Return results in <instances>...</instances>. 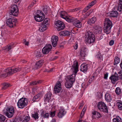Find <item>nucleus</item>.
Here are the masks:
<instances>
[{
    "instance_id": "obj_41",
    "label": "nucleus",
    "mask_w": 122,
    "mask_h": 122,
    "mask_svg": "<svg viewBox=\"0 0 122 122\" xmlns=\"http://www.w3.org/2000/svg\"><path fill=\"white\" fill-rule=\"evenodd\" d=\"M121 90L119 87H117L115 90V92L116 94L117 95H119L121 93Z\"/></svg>"
},
{
    "instance_id": "obj_33",
    "label": "nucleus",
    "mask_w": 122,
    "mask_h": 122,
    "mask_svg": "<svg viewBox=\"0 0 122 122\" xmlns=\"http://www.w3.org/2000/svg\"><path fill=\"white\" fill-rule=\"evenodd\" d=\"M119 0V2L118 10L119 12H122V0Z\"/></svg>"
},
{
    "instance_id": "obj_37",
    "label": "nucleus",
    "mask_w": 122,
    "mask_h": 122,
    "mask_svg": "<svg viewBox=\"0 0 122 122\" xmlns=\"http://www.w3.org/2000/svg\"><path fill=\"white\" fill-rule=\"evenodd\" d=\"M3 87H2V89L5 90L8 87H10L11 85L10 84L8 83H5L3 84Z\"/></svg>"
},
{
    "instance_id": "obj_3",
    "label": "nucleus",
    "mask_w": 122,
    "mask_h": 122,
    "mask_svg": "<svg viewBox=\"0 0 122 122\" xmlns=\"http://www.w3.org/2000/svg\"><path fill=\"white\" fill-rule=\"evenodd\" d=\"M73 75L67 76L66 78V81L65 84L66 87L67 88H70L73 85V83L75 82V80Z\"/></svg>"
},
{
    "instance_id": "obj_10",
    "label": "nucleus",
    "mask_w": 122,
    "mask_h": 122,
    "mask_svg": "<svg viewBox=\"0 0 122 122\" xmlns=\"http://www.w3.org/2000/svg\"><path fill=\"white\" fill-rule=\"evenodd\" d=\"M16 20L13 18H9L6 21V25L10 28H12L15 26Z\"/></svg>"
},
{
    "instance_id": "obj_60",
    "label": "nucleus",
    "mask_w": 122,
    "mask_h": 122,
    "mask_svg": "<svg viewBox=\"0 0 122 122\" xmlns=\"http://www.w3.org/2000/svg\"><path fill=\"white\" fill-rule=\"evenodd\" d=\"M41 82L42 81L40 80L36 81L37 84H40Z\"/></svg>"
},
{
    "instance_id": "obj_12",
    "label": "nucleus",
    "mask_w": 122,
    "mask_h": 122,
    "mask_svg": "<svg viewBox=\"0 0 122 122\" xmlns=\"http://www.w3.org/2000/svg\"><path fill=\"white\" fill-rule=\"evenodd\" d=\"M56 25L57 29L59 31L63 29L65 27V25L60 20H57L56 21Z\"/></svg>"
},
{
    "instance_id": "obj_45",
    "label": "nucleus",
    "mask_w": 122,
    "mask_h": 122,
    "mask_svg": "<svg viewBox=\"0 0 122 122\" xmlns=\"http://www.w3.org/2000/svg\"><path fill=\"white\" fill-rule=\"evenodd\" d=\"M96 0H94L92 2L89 4L88 6L90 8L92 6L94 5L96 3Z\"/></svg>"
},
{
    "instance_id": "obj_36",
    "label": "nucleus",
    "mask_w": 122,
    "mask_h": 122,
    "mask_svg": "<svg viewBox=\"0 0 122 122\" xmlns=\"http://www.w3.org/2000/svg\"><path fill=\"white\" fill-rule=\"evenodd\" d=\"M46 25L41 24V25L39 28V30L41 31L42 32L46 29Z\"/></svg>"
},
{
    "instance_id": "obj_28",
    "label": "nucleus",
    "mask_w": 122,
    "mask_h": 122,
    "mask_svg": "<svg viewBox=\"0 0 122 122\" xmlns=\"http://www.w3.org/2000/svg\"><path fill=\"white\" fill-rule=\"evenodd\" d=\"M118 15V13L116 11H112L109 15L110 16L114 17H117Z\"/></svg>"
},
{
    "instance_id": "obj_32",
    "label": "nucleus",
    "mask_w": 122,
    "mask_h": 122,
    "mask_svg": "<svg viewBox=\"0 0 122 122\" xmlns=\"http://www.w3.org/2000/svg\"><path fill=\"white\" fill-rule=\"evenodd\" d=\"M94 29H95L96 32L99 34H101L102 33V27L99 26H96L94 27Z\"/></svg>"
},
{
    "instance_id": "obj_6",
    "label": "nucleus",
    "mask_w": 122,
    "mask_h": 122,
    "mask_svg": "<svg viewBox=\"0 0 122 122\" xmlns=\"http://www.w3.org/2000/svg\"><path fill=\"white\" fill-rule=\"evenodd\" d=\"M21 70L20 68L19 67H17L13 69L8 68L5 70V74L6 76H7L14 73L19 72Z\"/></svg>"
},
{
    "instance_id": "obj_9",
    "label": "nucleus",
    "mask_w": 122,
    "mask_h": 122,
    "mask_svg": "<svg viewBox=\"0 0 122 122\" xmlns=\"http://www.w3.org/2000/svg\"><path fill=\"white\" fill-rule=\"evenodd\" d=\"M10 11L9 13L10 15L16 16L19 13V10L17 6L16 5H13L11 6L10 9Z\"/></svg>"
},
{
    "instance_id": "obj_59",
    "label": "nucleus",
    "mask_w": 122,
    "mask_h": 122,
    "mask_svg": "<svg viewBox=\"0 0 122 122\" xmlns=\"http://www.w3.org/2000/svg\"><path fill=\"white\" fill-rule=\"evenodd\" d=\"M21 61L23 63H25L27 62L26 61L24 60H22Z\"/></svg>"
},
{
    "instance_id": "obj_18",
    "label": "nucleus",
    "mask_w": 122,
    "mask_h": 122,
    "mask_svg": "<svg viewBox=\"0 0 122 122\" xmlns=\"http://www.w3.org/2000/svg\"><path fill=\"white\" fill-rule=\"evenodd\" d=\"M51 92H49L46 94L44 97V102H51Z\"/></svg>"
},
{
    "instance_id": "obj_61",
    "label": "nucleus",
    "mask_w": 122,
    "mask_h": 122,
    "mask_svg": "<svg viewBox=\"0 0 122 122\" xmlns=\"http://www.w3.org/2000/svg\"><path fill=\"white\" fill-rule=\"evenodd\" d=\"M122 73V71H119L118 72V73L117 74V75H120L119 76H120V75Z\"/></svg>"
},
{
    "instance_id": "obj_25",
    "label": "nucleus",
    "mask_w": 122,
    "mask_h": 122,
    "mask_svg": "<svg viewBox=\"0 0 122 122\" xmlns=\"http://www.w3.org/2000/svg\"><path fill=\"white\" fill-rule=\"evenodd\" d=\"M105 98L107 102H110L112 100V97L109 93H107L105 94Z\"/></svg>"
},
{
    "instance_id": "obj_35",
    "label": "nucleus",
    "mask_w": 122,
    "mask_h": 122,
    "mask_svg": "<svg viewBox=\"0 0 122 122\" xmlns=\"http://www.w3.org/2000/svg\"><path fill=\"white\" fill-rule=\"evenodd\" d=\"M114 65H116L118 64L120 61V59L117 56H115L114 58Z\"/></svg>"
},
{
    "instance_id": "obj_5",
    "label": "nucleus",
    "mask_w": 122,
    "mask_h": 122,
    "mask_svg": "<svg viewBox=\"0 0 122 122\" xmlns=\"http://www.w3.org/2000/svg\"><path fill=\"white\" fill-rule=\"evenodd\" d=\"M34 17L36 21L40 22L43 20L45 18V15L42 11L38 10L36 12V15H35Z\"/></svg>"
},
{
    "instance_id": "obj_20",
    "label": "nucleus",
    "mask_w": 122,
    "mask_h": 122,
    "mask_svg": "<svg viewBox=\"0 0 122 122\" xmlns=\"http://www.w3.org/2000/svg\"><path fill=\"white\" fill-rule=\"evenodd\" d=\"M44 63V61L43 60H41L37 61L36 62L35 68L36 69L40 68L42 66Z\"/></svg>"
},
{
    "instance_id": "obj_26",
    "label": "nucleus",
    "mask_w": 122,
    "mask_h": 122,
    "mask_svg": "<svg viewBox=\"0 0 122 122\" xmlns=\"http://www.w3.org/2000/svg\"><path fill=\"white\" fill-rule=\"evenodd\" d=\"M30 119L29 116H26L23 118L21 117L20 118V122H27L29 121Z\"/></svg>"
},
{
    "instance_id": "obj_49",
    "label": "nucleus",
    "mask_w": 122,
    "mask_h": 122,
    "mask_svg": "<svg viewBox=\"0 0 122 122\" xmlns=\"http://www.w3.org/2000/svg\"><path fill=\"white\" fill-rule=\"evenodd\" d=\"M91 12H90L89 11L87 12L85 15H84V18H86L91 13Z\"/></svg>"
},
{
    "instance_id": "obj_55",
    "label": "nucleus",
    "mask_w": 122,
    "mask_h": 122,
    "mask_svg": "<svg viewBox=\"0 0 122 122\" xmlns=\"http://www.w3.org/2000/svg\"><path fill=\"white\" fill-rule=\"evenodd\" d=\"M78 46V44L77 43H75V44L74 47L75 49L76 50L77 49Z\"/></svg>"
},
{
    "instance_id": "obj_29",
    "label": "nucleus",
    "mask_w": 122,
    "mask_h": 122,
    "mask_svg": "<svg viewBox=\"0 0 122 122\" xmlns=\"http://www.w3.org/2000/svg\"><path fill=\"white\" fill-rule=\"evenodd\" d=\"M81 69L80 71H81L85 72H86L88 69V67L86 65L83 64L81 66Z\"/></svg>"
},
{
    "instance_id": "obj_22",
    "label": "nucleus",
    "mask_w": 122,
    "mask_h": 122,
    "mask_svg": "<svg viewBox=\"0 0 122 122\" xmlns=\"http://www.w3.org/2000/svg\"><path fill=\"white\" fill-rule=\"evenodd\" d=\"M78 63L77 61H74V64L72 66L74 69V71L75 74H76L78 71Z\"/></svg>"
},
{
    "instance_id": "obj_57",
    "label": "nucleus",
    "mask_w": 122,
    "mask_h": 122,
    "mask_svg": "<svg viewBox=\"0 0 122 122\" xmlns=\"http://www.w3.org/2000/svg\"><path fill=\"white\" fill-rule=\"evenodd\" d=\"M26 40H25V41L24 42V44L26 45H27L28 46V45L29 42H26L25 41Z\"/></svg>"
},
{
    "instance_id": "obj_8",
    "label": "nucleus",
    "mask_w": 122,
    "mask_h": 122,
    "mask_svg": "<svg viewBox=\"0 0 122 122\" xmlns=\"http://www.w3.org/2000/svg\"><path fill=\"white\" fill-rule=\"evenodd\" d=\"M5 115L9 118L12 117L15 112V108L13 107L10 106L7 107L5 111Z\"/></svg>"
},
{
    "instance_id": "obj_2",
    "label": "nucleus",
    "mask_w": 122,
    "mask_h": 122,
    "mask_svg": "<svg viewBox=\"0 0 122 122\" xmlns=\"http://www.w3.org/2000/svg\"><path fill=\"white\" fill-rule=\"evenodd\" d=\"M85 37V42L89 44L93 43L95 40V36L92 32L89 30L86 33Z\"/></svg>"
},
{
    "instance_id": "obj_14",
    "label": "nucleus",
    "mask_w": 122,
    "mask_h": 122,
    "mask_svg": "<svg viewBox=\"0 0 122 122\" xmlns=\"http://www.w3.org/2000/svg\"><path fill=\"white\" fill-rule=\"evenodd\" d=\"M119 76L120 75H117V74L115 72L114 74L110 77V79L111 80L112 83L114 84L118 80Z\"/></svg>"
},
{
    "instance_id": "obj_46",
    "label": "nucleus",
    "mask_w": 122,
    "mask_h": 122,
    "mask_svg": "<svg viewBox=\"0 0 122 122\" xmlns=\"http://www.w3.org/2000/svg\"><path fill=\"white\" fill-rule=\"evenodd\" d=\"M41 54L40 51H38L36 54V56L38 57H40L41 56Z\"/></svg>"
},
{
    "instance_id": "obj_64",
    "label": "nucleus",
    "mask_w": 122,
    "mask_h": 122,
    "mask_svg": "<svg viewBox=\"0 0 122 122\" xmlns=\"http://www.w3.org/2000/svg\"><path fill=\"white\" fill-rule=\"evenodd\" d=\"M84 121L83 120H79L77 122H84Z\"/></svg>"
},
{
    "instance_id": "obj_17",
    "label": "nucleus",
    "mask_w": 122,
    "mask_h": 122,
    "mask_svg": "<svg viewBox=\"0 0 122 122\" xmlns=\"http://www.w3.org/2000/svg\"><path fill=\"white\" fill-rule=\"evenodd\" d=\"M58 40V37L57 36H52L51 41L53 47H55L56 46Z\"/></svg>"
},
{
    "instance_id": "obj_43",
    "label": "nucleus",
    "mask_w": 122,
    "mask_h": 122,
    "mask_svg": "<svg viewBox=\"0 0 122 122\" xmlns=\"http://www.w3.org/2000/svg\"><path fill=\"white\" fill-rule=\"evenodd\" d=\"M5 119V117L4 115L0 114V121L1 122H4Z\"/></svg>"
},
{
    "instance_id": "obj_1",
    "label": "nucleus",
    "mask_w": 122,
    "mask_h": 122,
    "mask_svg": "<svg viewBox=\"0 0 122 122\" xmlns=\"http://www.w3.org/2000/svg\"><path fill=\"white\" fill-rule=\"evenodd\" d=\"M104 22V26L103 27L104 32L107 34H108L111 32L112 23L110 20L107 18H105Z\"/></svg>"
},
{
    "instance_id": "obj_13",
    "label": "nucleus",
    "mask_w": 122,
    "mask_h": 122,
    "mask_svg": "<svg viewBox=\"0 0 122 122\" xmlns=\"http://www.w3.org/2000/svg\"><path fill=\"white\" fill-rule=\"evenodd\" d=\"M52 48L51 45L48 44L46 45L42 50V51L44 54H47L50 51Z\"/></svg>"
},
{
    "instance_id": "obj_51",
    "label": "nucleus",
    "mask_w": 122,
    "mask_h": 122,
    "mask_svg": "<svg viewBox=\"0 0 122 122\" xmlns=\"http://www.w3.org/2000/svg\"><path fill=\"white\" fill-rule=\"evenodd\" d=\"M36 81H33L31 82L30 83V85H35L37 84Z\"/></svg>"
},
{
    "instance_id": "obj_38",
    "label": "nucleus",
    "mask_w": 122,
    "mask_h": 122,
    "mask_svg": "<svg viewBox=\"0 0 122 122\" xmlns=\"http://www.w3.org/2000/svg\"><path fill=\"white\" fill-rule=\"evenodd\" d=\"M113 122H122V120L119 116H117L116 118L113 119Z\"/></svg>"
},
{
    "instance_id": "obj_39",
    "label": "nucleus",
    "mask_w": 122,
    "mask_h": 122,
    "mask_svg": "<svg viewBox=\"0 0 122 122\" xmlns=\"http://www.w3.org/2000/svg\"><path fill=\"white\" fill-rule=\"evenodd\" d=\"M32 117L35 120L38 119L39 117V114L37 112L35 113L34 114H32Z\"/></svg>"
},
{
    "instance_id": "obj_53",
    "label": "nucleus",
    "mask_w": 122,
    "mask_h": 122,
    "mask_svg": "<svg viewBox=\"0 0 122 122\" xmlns=\"http://www.w3.org/2000/svg\"><path fill=\"white\" fill-rule=\"evenodd\" d=\"M108 73H107L104 75V79H107V77L108 76Z\"/></svg>"
},
{
    "instance_id": "obj_27",
    "label": "nucleus",
    "mask_w": 122,
    "mask_h": 122,
    "mask_svg": "<svg viewBox=\"0 0 122 122\" xmlns=\"http://www.w3.org/2000/svg\"><path fill=\"white\" fill-rule=\"evenodd\" d=\"M70 32L66 30L61 31L59 33L61 36H69L70 35Z\"/></svg>"
},
{
    "instance_id": "obj_63",
    "label": "nucleus",
    "mask_w": 122,
    "mask_h": 122,
    "mask_svg": "<svg viewBox=\"0 0 122 122\" xmlns=\"http://www.w3.org/2000/svg\"><path fill=\"white\" fill-rule=\"evenodd\" d=\"M120 30H119L118 32L117 33V35L118 36L119 35V34H120Z\"/></svg>"
},
{
    "instance_id": "obj_56",
    "label": "nucleus",
    "mask_w": 122,
    "mask_h": 122,
    "mask_svg": "<svg viewBox=\"0 0 122 122\" xmlns=\"http://www.w3.org/2000/svg\"><path fill=\"white\" fill-rule=\"evenodd\" d=\"M86 108H85V107H84L83 109L82 112H81V114H82V115L83 116V115L84 114V113L86 111Z\"/></svg>"
},
{
    "instance_id": "obj_48",
    "label": "nucleus",
    "mask_w": 122,
    "mask_h": 122,
    "mask_svg": "<svg viewBox=\"0 0 122 122\" xmlns=\"http://www.w3.org/2000/svg\"><path fill=\"white\" fill-rule=\"evenodd\" d=\"M55 111L51 112L50 113V116L52 117H54L55 115Z\"/></svg>"
},
{
    "instance_id": "obj_40",
    "label": "nucleus",
    "mask_w": 122,
    "mask_h": 122,
    "mask_svg": "<svg viewBox=\"0 0 122 122\" xmlns=\"http://www.w3.org/2000/svg\"><path fill=\"white\" fill-rule=\"evenodd\" d=\"M96 57L98 60H101L102 59L103 56H102L99 51L96 55Z\"/></svg>"
},
{
    "instance_id": "obj_11",
    "label": "nucleus",
    "mask_w": 122,
    "mask_h": 122,
    "mask_svg": "<svg viewBox=\"0 0 122 122\" xmlns=\"http://www.w3.org/2000/svg\"><path fill=\"white\" fill-rule=\"evenodd\" d=\"M72 21L69 22H73L74 25L76 27L78 28H81V26L82 24L81 22L76 18L72 17L71 18Z\"/></svg>"
},
{
    "instance_id": "obj_62",
    "label": "nucleus",
    "mask_w": 122,
    "mask_h": 122,
    "mask_svg": "<svg viewBox=\"0 0 122 122\" xmlns=\"http://www.w3.org/2000/svg\"><path fill=\"white\" fill-rule=\"evenodd\" d=\"M58 57L57 56H55L53 58V60H54L57 59Z\"/></svg>"
},
{
    "instance_id": "obj_54",
    "label": "nucleus",
    "mask_w": 122,
    "mask_h": 122,
    "mask_svg": "<svg viewBox=\"0 0 122 122\" xmlns=\"http://www.w3.org/2000/svg\"><path fill=\"white\" fill-rule=\"evenodd\" d=\"M37 0H35L34 1V2L31 3V4L30 5V6L32 7V6L34 5V4H35L36 1H37Z\"/></svg>"
},
{
    "instance_id": "obj_15",
    "label": "nucleus",
    "mask_w": 122,
    "mask_h": 122,
    "mask_svg": "<svg viewBox=\"0 0 122 122\" xmlns=\"http://www.w3.org/2000/svg\"><path fill=\"white\" fill-rule=\"evenodd\" d=\"M61 84L60 81L57 82L54 88V92L56 93H58L61 91Z\"/></svg>"
},
{
    "instance_id": "obj_47",
    "label": "nucleus",
    "mask_w": 122,
    "mask_h": 122,
    "mask_svg": "<svg viewBox=\"0 0 122 122\" xmlns=\"http://www.w3.org/2000/svg\"><path fill=\"white\" fill-rule=\"evenodd\" d=\"M90 8L89 7V6L88 5L83 10H82V13H84Z\"/></svg>"
},
{
    "instance_id": "obj_21",
    "label": "nucleus",
    "mask_w": 122,
    "mask_h": 122,
    "mask_svg": "<svg viewBox=\"0 0 122 122\" xmlns=\"http://www.w3.org/2000/svg\"><path fill=\"white\" fill-rule=\"evenodd\" d=\"M14 43H11L8 45H7L5 46L3 48V50H5L6 51H10L11 49L15 47Z\"/></svg>"
},
{
    "instance_id": "obj_42",
    "label": "nucleus",
    "mask_w": 122,
    "mask_h": 122,
    "mask_svg": "<svg viewBox=\"0 0 122 122\" xmlns=\"http://www.w3.org/2000/svg\"><path fill=\"white\" fill-rule=\"evenodd\" d=\"M49 19L48 18H46L43 21V22L41 23L42 25H46L48 24V21Z\"/></svg>"
},
{
    "instance_id": "obj_7",
    "label": "nucleus",
    "mask_w": 122,
    "mask_h": 122,
    "mask_svg": "<svg viewBox=\"0 0 122 122\" xmlns=\"http://www.w3.org/2000/svg\"><path fill=\"white\" fill-rule=\"evenodd\" d=\"M97 106L98 109L101 111L105 113L108 112L107 107L104 102H98L97 104Z\"/></svg>"
},
{
    "instance_id": "obj_4",
    "label": "nucleus",
    "mask_w": 122,
    "mask_h": 122,
    "mask_svg": "<svg viewBox=\"0 0 122 122\" xmlns=\"http://www.w3.org/2000/svg\"><path fill=\"white\" fill-rule=\"evenodd\" d=\"M28 103L27 99L22 97L18 100L17 103V105L19 108L23 109L26 107Z\"/></svg>"
},
{
    "instance_id": "obj_58",
    "label": "nucleus",
    "mask_w": 122,
    "mask_h": 122,
    "mask_svg": "<svg viewBox=\"0 0 122 122\" xmlns=\"http://www.w3.org/2000/svg\"><path fill=\"white\" fill-rule=\"evenodd\" d=\"M85 83H83L81 85L82 87L83 88L85 87Z\"/></svg>"
},
{
    "instance_id": "obj_19",
    "label": "nucleus",
    "mask_w": 122,
    "mask_h": 122,
    "mask_svg": "<svg viewBox=\"0 0 122 122\" xmlns=\"http://www.w3.org/2000/svg\"><path fill=\"white\" fill-rule=\"evenodd\" d=\"M85 49L84 48H82L80 49V54L79 56L80 58L81 59H83L86 54V51Z\"/></svg>"
},
{
    "instance_id": "obj_30",
    "label": "nucleus",
    "mask_w": 122,
    "mask_h": 122,
    "mask_svg": "<svg viewBox=\"0 0 122 122\" xmlns=\"http://www.w3.org/2000/svg\"><path fill=\"white\" fill-rule=\"evenodd\" d=\"M96 20V17H93L88 20L87 23L88 24L91 25L92 24H94Z\"/></svg>"
},
{
    "instance_id": "obj_16",
    "label": "nucleus",
    "mask_w": 122,
    "mask_h": 122,
    "mask_svg": "<svg viewBox=\"0 0 122 122\" xmlns=\"http://www.w3.org/2000/svg\"><path fill=\"white\" fill-rule=\"evenodd\" d=\"M66 15L67 14L66 12L65 11L61 12L60 14V16L61 18L64 19L68 22L72 21V20L71 18H68Z\"/></svg>"
},
{
    "instance_id": "obj_50",
    "label": "nucleus",
    "mask_w": 122,
    "mask_h": 122,
    "mask_svg": "<svg viewBox=\"0 0 122 122\" xmlns=\"http://www.w3.org/2000/svg\"><path fill=\"white\" fill-rule=\"evenodd\" d=\"M80 8H75L71 10V11H76L78 10H80Z\"/></svg>"
},
{
    "instance_id": "obj_23",
    "label": "nucleus",
    "mask_w": 122,
    "mask_h": 122,
    "mask_svg": "<svg viewBox=\"0 0 122 122\" xmlns=\"http://www.w3.org/2000/svg\"><path fill=\"white\" fill-rule=\"evenodd\" d=\"M92 113L93 115V118H99L101 116V114L99 112L95 111H93Z\"/></svg>"
},
{
    "instance_id": "obj_52",
    "label": "nucleus",
    "mask_w": 122,
    "mask_h": 122,
    "mask_svg": "<svg viewBox=\"0 0 122 122\" xmlns=\"http://www.w3.org/2000/svg\"><path fill=\"white\" fill-rule=\"evenodd\" d=\"M114 43V41L113 40H111L109 43V44L110 46H112Z\"/></svg>"
},
{
    "instance_id": "obj_34",
    "label": "nucleus",
    "mask_w": 122,
    "mask_h": 122,
    "mask_svg": "<svg viewBox=\"0 0 122 122\" xmlns=\"http://www.w3.org/2000/svg\"><path fill=\"white\" fill-rule=\"evenodd\" d=\"M41 115L44 118H48L49 117V114L48 113H46L45 112L43 111L41 113Z\"/></svg>"
},
{
    "instance_id": "obj_31",
    "label": "nucleus",
    "mask_w": 122,
    "mask_h": 122,
    "mask_svg": "<svg viewBox=\"0 0 122 122\" xmlns=\"http://www.w3.org/2000/svg\"><path fill=\"white\" fill-rule=\"evenodd\" d=\"M42 96L41 93H39L35 96H34L33 99V101L34 102H37L38 101V99H40V97Z\"/></svg>"
},
{
    "instance_id": "obj_44",
    "label": "nucleus",
    "mask_w": 122,
    "mask_h": 122,
    "mask_svg": "<svg viewBox=\"0 0 122 122\" xmlns=\"http://www.w3.org/2000/svg\"><path fill=\"white\" fill-rule=\"evenodd\" d=\"M117 105L119 109L120 110H122V103L120 102H117Z\"/></svg>"
},
{
    "instance_id": "obj_24",
    "label": "nucleus",
    "mask_w": 122,
    "mask_h": 122,
    "mask_svg": "<svg viewBox=\"0 0 122 122\" xmlns=\"http://www.w3.org/2000/svg\"><path fill=\"white\" fill-rule=\"evenodd\" d=\"M66 112L64 109L62 108H60L59 112L58 113V116L59 117H62L65 114Z\"/></svg>"
}]
</instances>
